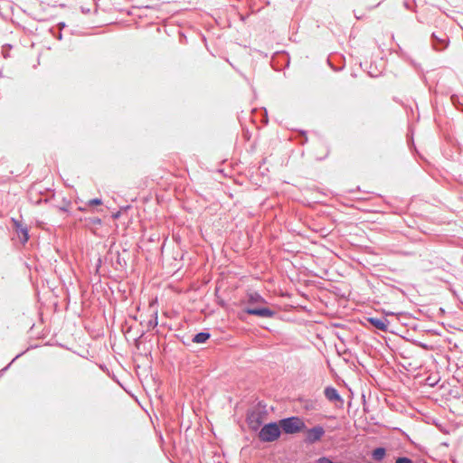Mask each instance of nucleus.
Returning a JSON list of instances; mask_svg holds the SVG:
<instances>
[{
    "instance_id": "nucleus-1",
    "label": "nucleus",
    "mask_w": 463,
    "mask_h": 463,
    "mask_svg": "<svg viewBox=\"0 0 463 463\" xmlns=\"http://www.w3.org/2000/svg\"><path fill=\"white\" fill-rule=\"evenodd\" d=\"M279 426L282 430L288 434H294L306 430L304 420L298 417H290L281 420Z\"/></svg>"
},
{
    "instance_id": "nucleus-2",
    "label": "nucleus",
    "mask_w": 463,
    "mask_h": 463,
    "mask_svg": "<svg viewBox=\"0 0 463 463\" xmlns=\"http://www.w3.org/2000/svg\"><path fill=\"white\" fill-rule=\"evenodd\" d=\"M280 436V427L277 423L264 425L259 432V439L264 442H271Z\"/></svg>"
},
{
    "instance_id": "nucleus-3",
    "label": "nucleus",
    "mask_w": 463,
    "mask_h": 463,
    "mask_svg": "<svg viewBox=\"0 0 463 463\" xmlns=\"http://www.w3.org/2000/svg\"><path fill=\"white\" fill-rule=\"evenodd\" d=\"M325 434V430L322 426H315L314 428L306 430L305 441L313 444L319 441Z\"/></svg>"
},
{
    "instance_id": "nucleus-4",
    "label": "nucleus",
    "mask_w": 463,
    "mask_h": 463,
    "mask_svg": "<svg viewBox=\"0 0 463 463\" xmlns=\"http://www.w3.org/2000/svg\"><path fill=\"white\" fill-rule=\"evenodd\" d=\"M12 222L14 225V229L15 230V232L19 237L20 241L23 243H25L29 240L27 228L24 226L23 223L18 220L12 219Z\"/></svg>"
},
{
    "instance_id": "nucleus-5",
    "label": "nucleus",
    "mask_w": 463,
    "mask_h": 463,
    "mask_svg": "<svg viewBox=\"0 0 463 463\" xmlns=\"http://www.w3.org/2000/svg\"><path fill=\"white\" fill-rule=\"evenodd\" d=\"M245 312L250 315H254L261 317H271L274 312L266 307H248Z\"/></svg>"
},
{
    "instance_id": "nucleus-6",
    "label": "nucleus",
    "mask_w": 463,
    "mask_h": 463,
    "mask_svg": "<svg viewBox=\"0 0 463 463\" xmlns=\"http://www.w3.org/2000/svg\"><path fill=\"white\" fill-rule=\"evenodd\" d=\"M248 423L251 430H258L262 423L261 415L259 412H252L248 417Z\"/></svg>"
},
{
    "instance_id": "nucleus-7",
    "label": "nucleus",
    "mask_w": 463,
    "mask_h": 463,
    "mask_svg": "<svg viewBox=\"0 0 463 463\" xmlns=\"http://www.w3.org/2000/svg\"><path fill=\"white\" fill-rule=\"evenodd\" d=\"M368 321L377 329H380L382 331H387L389 323L386 318L371 317L368 319Z\"/></svg>"
},
{
    "instance_id": "nucleus-8",
    "label": "nucleus",
    "mask_w": 463,
    "mask_h": 463,
    "mask_svg": "<svg viewBox=\"0 0 463 463\" xmlns=\"http://www.w3.org/2000/svg\"><path fill=\"white\" fill-rule=\"evenodd\" d=\"M325 396L331 402L341 401L337 391L333 387H327L325 390Z\"/></svg>"
},
{
    "instance_id": "nucleus-9",
    "label": "nucleus",
    "mask_w": 463,
    "mask_h": 463,
    "mask_svg": "<svg viewBox=\"0 0 463 463\" xmlns=\"http://www.w3.org/2000/svg\"><path fill=\"white\" fill-rule=\"evenodd\" d=\"M209 337H210V335L208 333L202 332V333L195 335L193 341L196 344H203V343L206 342L209 339Z\"/></svg>"
},
{
    "instance_id": "nucleus-10",
    "label": "nucleus",
    "mask_w": 463,
    "mask_h": 463,
    "mask_svg": "<svg viewBox=\"0 0 463 463\" xmlns=\"http://www.w3.org/2000/svg\"><path fill=\"white\" fill-rule=\"evenodd\" d=\"M385 456V449L383 448H378L373 450V457L376 460H381Z\"/></svg>"
},
{
    "instance_id": "nucleus-11",
    "label": "nucleus",
    "mask_w": 463,
    "mask_h": 463,
    "mask_svg": "<svg viewBox=\"0 0 463 463\" xmlns=\"http://www.w3.org/2000/svg\"><path fill=\"white\" fill-rule=\"evenodd\" d=\"M250 303H264V299L259 294H251L250 295Z\"/></svg>"
},
{
    "instance_id": "nucleus-12",
    "label": "nucleus",
    "mask_w": 463,
    "mask_h": 463,
    "mask_svg": "<svg viewBox=\"0 0 463 463\" xmlns=\"http://www.w3.org/2000/svg\"><path fill=\"white\" fill-rule=\"evenodd\" d=\"M102 201L99 198L91 199L89 201V204L91 206L100 205Z\"/></svg>"
},
{
    "instance_id": "nucleus-13",
    "label": "nucleus",
    "mask_w": 463,
    "mask_h": 463,
    "mask_svg": "<svg viewBox=\"0 0 463 463\" xmlns=\"http://www.w3.org/2000/svg\"><path fill=\"white\" fill-rule=\"evenodd\" d=\"M396 463H412V461L409 458L402 457V458H398L396 459Z\"/></svg>"
}]
</instances>
